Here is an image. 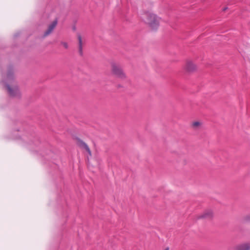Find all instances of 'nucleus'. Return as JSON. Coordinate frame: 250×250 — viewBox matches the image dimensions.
<instances>
[{
    "label": "nucleus",
    "mask_w": 250,
    "mask_h": 250,
    "mask_svg": "<svg viewBox=\"0 0 250 250\" xmlns=\"http://www.w3.org/2000/svg\"><path fill=\"white\" fill-rule=\"evenodd\" d=\"M15 65L10 64L8 65L7 71L2 77V83L7 95L10 98L16 96V81L14 77Z\"/></svg>",
    "instance_id": "f257e3e1"
},
{
    "label": "nucleus",
    "mask_w": 250,
    "mask_h": 250,
    "mask_svg": "<svg viewBox=\"0 0 250 250\" xmlns=\"http://www.w3.org/2000/svg\"><path fill=\"white\" fill-rule=\"evenodd\" d=\"M146 19L145 21L148 24L152 29H157L159 25L160 19L155 14L146 12L144 15Z\"/></svg>",
    "instance_id": "f03ea898"
},
{
    "label": "nucleus",
    "mask_w": 250,
    "mask_h": 250,
    "mask_svg": "<svg viewBox=\"0 0 250 250\" xmlns=\"http://www.w3.org/2000/svg\"><path fill=\"white\" fill-rule=\"evenodd\" d=\"M112 73L117 77L123 79L125 76L120 65L113 62L111 64Z\"/></svg>",
    "instance_id": "7ed1b4c3"
},
{
    "label": "nucleus",
    "mask_w": 250,
    "mask_h": 250,
    "mask_svg": "<svg viewBox=\"0 0 250 250\" xmlns=\"http://www.w3.org/2000/svg\"><path fill=\"white\" fill-rule=\"evenodd\" d=\"M57 24V20L54 21L52 23L49 25L47 30L44 32V36L45 37L49 34H50L52 31L54 30V28L56 27V25Z\"/></svg>",
    "instance_id": "20e7f679"
},
{
    "label": "nucleus",
    "mask_w": 250,
    "mask_h": 250,
    "mask_svg": "<svg viewBox=\"0 0 250 250\" xmlns=\"http://www.w3.org/2000/svg\"><path fill=\"white\" fill-rule=\"evenodd\" d=\"M77 144L80 147L84 149L90 155H91V151L88 146L84 142L81 140L79 139L78 140Z\"/></svg>",
    "instance_id": "39448f33"
},
{
    "label": "nucleus",
    "mask_w": 250,
    "mask_h": 250,
    "mask_svg": "<svg viewBox=\"0 0 250 250\" xmlns=\"http://www.w3.org/2000/svg\"><path fill=\"white\" fill-rule=\"evenodd\" d=\"M235 250H250V245L248 243L238 245L235 246Z\"/></svg>",
    "instance_id": "423d86ee"
},
{
    "label": "nucleus",
    "mask_w": 250,
    "mask_h": 250,
    "mask_svg": "<svg viewBox=\"0 0 250 250\" xmlns=\"http://www.w3.org/2000/svg\"><path fill=\"white\" fill-rule=\"evenodd\" d=\"M196 66L191 62H188L186 64V69L188 71L192 72L195 70Z\"/></svg>",
    "instance_id": "0eeeda50"
},
{
    "label": "nucleus",
    "mask_w": 250,
    "mask_h": 250,
    "mask_svg": "<svg viewBox=\"0 0 250 250\" xmlns=\"http://www.w3.org/2000/svg\"><path fill=\"white\" fill-rule=\"evenodd\" d=\"M212 216V211L210 210H206L201 216L200 218H210Z\"/></svg>",
    "instance_id": "6e6552de"
},
{
    "label": "nucleus",
    "mask_w": 250,
    "mask_h": 250,
    "mask_svg": "<svg viewBox=\"0 0 250 250\" xmlns=\"http://www.w3.org/2000/svg\"><path fill=\"white\" fill-rule=\"evenodd\" d=\"M78 40H79V51L81 55L83 54L82 50V39L81 36L79 35L78 36Z\"/></svg>",
    "instance_id": "1a4fd4ad"
},
{
    "label": "nucleus",
    "mask_w": 250,
    "mask_h": 250,
    "mask_svg": "<svg viewBox=\"0 0 250 250\" xmlns=\"http://www.w3.org/2000/svg\"><path fill=\"white\" fill-rule=\"evenodd\" d=\"M200 125V123L199 122H195L192 123V126L194 127H197L198 126H199Z\"/></svg>",
    "instance_id": "9d476101"
},
{
    "label": "nucleus",
    "mask_w": 250,
    "mask_h": 250,
    "mask_svg": "<svg viewBox=\"0 0 250 250\" xmlns=\"http://www.w3.org/2000/svg\"><path fill=\"white\" fill-rule=\"evenodd\" d=\"M62 44L64 46V47L65 48H68V44L66 42H62Z\"/></svg>",
    "instance_id": "9b49d317"
},
{
    "label": "nucleus",
    "mask_w": 250,
    "mask_h": 250,
    "mask_svg": "<svg viewBox=\"0 0 250 250\" xmlns=\"http://www.w3.org/2000/svg\"><path fill=\"white\" fill-rule=\"evenodd\" d=\"M16 95H17V98L20 96V95L19 94V92H18V90H17V94H16Z\"/></svg>",
    "instance_id": "f8f14e48"
},
{
    "label": "nucleus",
    "mask_w": 250,
    "mask_h": 250,
    "mask_svg": "<svg viewBox=\"0 0 250 250\" xmlns=\"http://www.w3.org/2000/svg\"><path fill=\"white\" fill-rule=\"evenodd\" d=\"M227 9V7L224 8L223 10L225 11Z\"/></svg>",
    "instance_id": "ddd939ff"
},
{
    "label": "nucleus",
    "mask_w": 250,
    "mask_h": 250,
    "mask_svg": "<svg viewBox=\"0 0 250 250\" xmlns=\"http://www.w3.org/2000/svg\"><path fill=\"white\" fill-rule=\"evenodd\" d=\"M165 250H169V248H166Z\"/></svg>",
    "instance_id": "4468645a"
}]
</instances>
